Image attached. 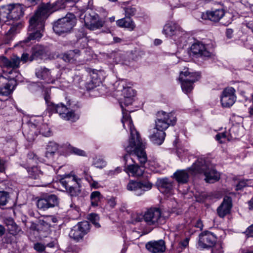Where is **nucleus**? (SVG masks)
Instances as JSON below:
<instances>
[{
    "instance_id": "nucleus-42",
    "label": "nucleus",
    "mask_w": 253,
    "mask_h": 253,
    "mask_svg": "<svg viewBox=\"0 0 253 253\" xmlns=\"http://www.w3.org/2000/svg\"><path fill=\"white\" fill-rule=\"evenodd\" d=\"M9 194L7 192L0 191V206L5 205L8 202Z\"/></svg>"
},
{
    "instance_id": "nucleus-13",
    "label": "nucleus",
    "mask_w": 253,
    "mask_h": 253,
    "mask_svg": "<svg viewBox=\"0 0 253 253\" xmlns=\"http://www.w3.org/2000/svg\"><path fill=\"white\" fill-rule=\"evenodd\" d=\"M133 153V152L131 153H128L129 155L126 154L124 157V159L125 161V165H126V171L128 173H131L132 176L136 177L141 176L143 175L144 172L143 168L140 167L136 164H127L129 159H130L133 163H134L133 160V158L131 156L136 157L137 158L136 156L132 155Z\"/></svg>"
},
{
    "instance_id": "nucleus-62",
    "label": "nucleus",
    "mask_w": 253,
    "mask_h": 253,
    "mask_svg": "<svg viewBox=\"0 0 253 253\" xmlns=\"http://www.w3.org/2000/svg\"><path fill=\"white\" fill-rule=\"evenodd\" d=\"M28 157L29 159H34L35 157H36V156L33 153L31 152L28 154Z\"/></svg>"
},
{
    "instance_id": "nucleus-50",
    "label": "nucleus",
    "mask_w": 253,
    "mask_h": 253,
    "mask_svg": "<svg viewBox=\"0 0 253 253\" xmlns=\"http://www.w3.org/2000/svg\"><path fill=\"white\" fill-rule=\"evenodd\" d=\"M135 8L131 7H126L125 9V12L126 16H130L133 15L135 14Z\"/></svg>"
},
{
    "instance_id": "nucleus-36",
    "label": "nucleus",
    "mask_w": 253,
    "mask_h": 253,
    "mask_svg": "<svg viewBox=\"0 0 253 253\" xmlns=\"http://www.w3.org/2000/svg\"><path fill=\"white\" fill-rule=\"evenodd\" d=\"M129 97H124L122 102H121V106L123 108L122 103H123L126 105H129L131 104L133 101V97L135 95V92L133 89H128Z\"/></svg>"
},
{
    "instance_id": "nucleus-4",
    "label": "nucleus",
    "mask_w": 253,
    "mask_h": 253,
    "mask_svg": "<svg viewBox=\"0 0 253 253\" xmlns=\"http://www.w3.org/2000/svg\"><path fill=\"white\" fill-rule=\"evenodd\" d=\"M29 31H35L29 34L28 41L39 40L42 36V32L44 29L43 18L42 16V11H38L29 20Z\"/></svg>"
},
{
    "instance_id": "nucleus-45",
    "label": "nucleus",
    "mask_w": 253,
    "mask_h": 253,
    "mask_svg": "<svg viewBox=\"0 0 253 253\" xmlns=\"http://www.w3.org/2000/svg\"><path fill=\"white\" fill-rule=\"evenodd\" d=\"M227 134L226 132L219 133L216 135V139L221 143H224L225 140H229Z\"/></svg>"
},
{
    "instance_id": "nucleus-6",
    "label": "nucleus",
    "mask_w": 253,
    "mask_h": 253,
    "mask_svg": "<svg viewBox=\"0 0 253 253\" xmlns=\"http://www.w3.org/2000/svg\"><path fill=\"white\" fill-rule=\"evenodd\" d=\"M151 175L144 174V177L146 180L142 179L140 181L130 180L127 185V189L133 191L137 196L142 195L145 191L150 190L152 187V183L150 181Z\"/></svg>"
},
{
    "instance_id": "nucleus-9",
    "label": "nucleus",
    "mask_w": 253,
    "mask_h": 253,
    "mask_svg": "<svg viewBox=\"0 0 253 253\" xmlns=\"http://www.w3.org/2000/svg\"><path fill=\"white\" fill-rule=\"evenodd\" d=\"M163 33L167 37L172 38L174 41L181 42L180 38L184 35L180 27L175 23L169 21L164 27Z\"/></svg>"
},
{
    "instance_id": "nucleus-18",
    "label": "nucleus",
    "mask_w": 253,
    "mask_h": 253,
    "mask_svg": "<svg viewBox=\"0 0 253 253\" xmlns=\"http://www.w3.org/2000/svg\"><path fill=\"white\" fill-rule=\"evenodd\" d=\"M157 185L161 192L167 195L172 194L174 183L169 178L166 177L158 179Z\"/></svg>"
},
{
    "instance_id": "nucleus-33",
    "label": "nucleus",
    "mask_w": 253,
    "mask_h": 253,
    "mask_svg": "<svg viewBox=\"0 0 253 253\" xmlns=\"http://www.w3.org/2000/svg\"><path fill=\"white\" fill-rule=\"evenodd\" d=\"M80 50L75 49L74 50H70L63 55V59L65 61L71 62L76 59V58L80 55Z\"/></svg>"
},
{
    "instance_id": "nucleus-14",
    "label": "nucleus",
    "mask_w": 253,
    "mask_h": 253,
    "mask_svg": "<svg viewBox=\"0 0 253 253\" xmlns=\"http://www.w3.org/2000/svg\"><path fill=\"white\" fill-rule=\"evenodd\" d=\"M216 241V238L212 233L205 231L199 235L198 247L201 249L211 248Z\"/></svg>"
},
{
    "instance_id": "nucleus-57",
    "label": "nucleus",
    "mask_w": 253,
    "mask_h": 253,
    "mask_svg": "<svg viewBox=\"0 0 253 253\" xmlns=\"http://www.w3.org/2000/svg\"><path fill=\"white\" fill-rule=\"evenodd\" d=\"M5 170L4 162L0 159V172H2Z\"/></svg>"
},
{
    "instance_id": "nucleus-3",
    "label": "nucleus",
    "mask_w": 253,
    "mask_h": 253,
    "mask_svg": "<svg viewBox=\"0 0 253 253\" xmlns=\"http://www.w3.org/2000/svg\"><path fill=\"white\" fill-rule=\"evenodd\" d=\"M76 22V16L72 13H68L54 23L53 30L58 35L69 33L75 26Z\"/></svg>"
},
{
    "instance_id": "nucleus-47",
    "label": "nucleus",
    "mask_w": 253,
    "mask_h": 253,
    "mask_svg": "<svg viewBox=\"0 0 253 253\" xmlns=\"http://www.w3.org/2000/svg\"><path fill=\"white\" fill-rule=\"evenodd\" d=\"M34 249L39 253L43 252L45 249V246L40 243H37L34 244Z\"/></svg>"
},
{
    "instance_id": "nucleus-11",
    "label": "nucleus",
    "mask_w": 253,
    "mask_h": 253,
    "mask_svg": "<svg viewBox=\"0 0 253 253\" xmlns=\"http://www.w3.org/2000/svg\"><path fill=\"white\" fill-rule=\"evenodd\" d=\"M2 9L6 13L7 20H17L24 15V9L22 5L17 4H9L2 6Z\"/></svg>"
},
{
    "instance_id": "nucleus-8",
    "label": "nucleus",
    "mask_w": 253,
    "mask_h": 253,
    "mask_svg": "<svg viewBox=\"0 0 253 253\" xmlns=\"http://www.w3.org/2000/svg\"><path fill=\"white\" fill-rule=\"evenodd\" d=\"M59 182L71 196H76L79 193V181L75 175H65L60 179Z\"/></svg>"
},
{
    "instance_id": "nucleus-28",
    "label": "nucleus",
    "mask_w": 253,
    "mask_h": 253,
    "mask_svg": "<svg viewBox=\"0 0 253 253\" xmlns=\"http://www.w3.org/2000/svg\"><path fill=\"white\" fill-rule=\"evenodd\" d=\"M199 76L194 73H190L188 70L182 71L179 75V79L180 82H186L194 83L198 80Z\"/></svg>"
},
{
    "instance_id": "nucleus-37",
    "label": "nucleus",
    "mask_w": 253,
    "mask_h": 253,
    "mask_svg": "<svg viewBox=\"0 0 253 253\" xmlns=\"http://www.w3.org/2000/svg\"><path fill=\"white\" fill-rule=\"evenodd\" d=\"M119 90L123 92L124 97H129L128 89H132L130 87H125V84L124 82L121 81L118 83Z\"/></svg>"
},
{
    "instance_id": "nucleus-17",
    "label": "nucleus",
    "mask_w": 253,
    "mask_h": 253,
    "mask_svg": "<svg viewBox=\"0 0 253 253\" xmlns=\"http://www.w3.org/2000/svg\"><path fill=\"white\" fill-rule=\"evenodd\" d=\"M58 203V199L56 195H50L38 200L37 205L39 209L45 210L57 206Z\"/></svg>"
},
{
    "instance_id": "nucleus-29",
    "label": "nucleus",
    "mask_w": 253,
    "mask_h": 253,
    "mask_svg": "<svg viewBox=\"0 0 253 253\" xmlns=\"http://www.w3.org/2000/svg\"><path fill=\"white\" fill-rule=\"evenodd\" d=\"M4 223L7 226V230L10 234L15 235L21 231L20 227L15 223L12 218H5Z\"/></svg>"
},
{
    "instance_id": "nucleus-16",
    "label": "nucleus",
    "mask_w": 253,
    "mask_h": 253,
    "mask_svg": "<svg viewBox=\"0 0 253 253\" xmlns=\"http://www.w3.org/2000/svg\"><path fill=\"white\" fill-rule=\"evenodd\" d=\"M235 90L232 87L225 88L221 95L220 101L223 107H230L235 103L236 97Z\"/></svg>"
},
{
    "instance_id": "nucleus-7",
    "label": "nucleus",
    "mask_w": 253,
    "mask_h": 253,
    "mask_svg": "<svg viewBox=\"0 0 253 253\" xmlns=\"http://www.w3.org/2000/svg\"><path fill=\"white\" fill-rule=\"evenodd\" d=\"M48 106L51 111L58 113L60 116L65 120L75 122L79 118L73 111L70 110L62 103L55 104L51 103Z\"/></svg>"
},
{
    "instance_id": "nucleus-20",
    "label": "nucleus",
    "mask_w": 253,
    "mask_h": 253,
    "mask_svg": "<svg viewBox=\"0 0 253 253\" xmlns=\"http://www.w3.org/2000/svg\"><path fill=\"white\" fill-rule=\"evenodd\" d=\"M191 51L193 55L198 57H210L211 53L206 48L205 45L201 42L193 43L191 47Z\"/></svg>"
},
{
    "instance_id": "nucleus-34",
    "label": "nucleus",
    "mask_w": 253,
    "mask_h": 253,
    "mask_svg": "<svg viewBox=\"0 0 253 253\" xmlns=\"http://www.w3.org/2000/svg\"><path fill=\"white\" fill-rule=\"evenodd\" d=\"M36 76L42 80H46L50 78L49 71L45 68H40L36 70Z\"/></svg>"
},
{
    "instance_id": "nucleus-53",
    "label": "nucleus",
    "mask_w": 253,
    "mask_h": 253,
    "mask_svg": "<svg viewBox=\"0 0 253 253\" xmlns=\"http://www.w3.org/2000/svg\"><path fill=\"white\" fill-rule=\"evenodd\" d=\"M247 186L246 181L245 180L240 181L236 186V189L237 190H241L243 187Z\"/></svg>"
},
{
    "instance_id": "nucleus-64",
    "label": "nucleus",
    "mask_w": 253,
    "mask_h": 253,
    "mask_svg": "<svg viewBox=\"0 0 253 253\" xmlns=\"http://www.w3.org/2000/svg\"><path fill=\"white\" fill-rule=\"evenodd\" d=\"M114 41L115 42H120L122 41V40L118 37H114Z\"/></svg>"
},
{
    "instance_id": "nucleus-49",
    "label": "nucleus",
    "mask_w": 253,
    "mask_h": 253,
    "mask_svg": "<svg viewBox=\"0 0 253 253\" xmlns=\"http://www.w3.org/2000/svg\"><path fill=\"white\" fill-rule=\"evenodd\" d=\"M94 165L96 168H102L105 166L106 163L102 159H98L94 161Z\"/></svg>"
},
{
    "instance_id": "nucleus-43",
    "label": "nucleus",
    "mask_w": 253,
    "mask_h": 253,
    "mask_svg": "<svg viewBox=\"0 0 253 253\" xmlns=\"http://www.w3.org/2000/svg\"><path fill=\"white\" fill-rule=\"evenodd\" d=\"M68 149L70 152L75 155L82 156H84L85 155V152L84 151L76 147H73L70 144L69 145Z\"/></svg>"
},
{
    "instance_id": "nucleus-61",
    "label": "nucleus",
    "mask_w": 253,
    "mask_h": 253,
    "mask_svg": "<svg viewBox=\"0 0 253 253\" xmlns=\"http://www.w3.org/2000/svg\"><path fill=\"white\" fill-rule=\"evenodd\" d=\"M232 30L231 29H228L226 32V34L229 38H231V34H232Z\"/></svg>"
},
{
    "instance_id": "nucleus-22",
    "label": "nucleus",
    "mask_w": 253,
    "mask_h": 253,
    "mask_svg": "<svg viewBox=\"0 0 253 253\" xmlns=\"http://www.w3.org/2000/svg\"><path fill=\"white\" fill-rule=\"evenodd\" d=\"M224 11L222 9H218L214 11H207L201 13V18L204 20H210L213 22H218L224 15Z\"/></svg>"
},
{
    "instance_id": "nucleus-41",
    "label": "nucleus",
    "mask_w": 253,
    "mask_h": 253,
    "mask_svg": "<svg viewBox=\"0 0 253 253\" xmlns=\"http://www.w3.org/2000/svg\"><path fill=\"white\" fill-rule=\"evenodd\" d=\"M182 90L186 93L190 92L193 88V83L186 82H181Z\"/></svg>"
},
{
    "instance_id": "nucleus-21",
    "label": "nucleus",
    "mask_w": 253,
    "mask_h": 253,
    "mask_svg": "<svg viewBox=\"0 0 253 253\" xmlns=\"http://www.w3.org/2000/svg\"><path fill=\"white\" fill-rule=\"evenodd\" d=\"M232 199L230 197L225 196L220 206L217 208V211L220 217H224L229 213L232 208Z\"/></svg>"
},
{
    "instance_id": "nucleus-46",
    "label": "nucleus",
    "mask_w": 253,
    "mask_h": 253,
    "mask_svg": "<svg viewBox=\"0 0 253 253\" xmlns=\"http://www.w3.org/2000/svg\"><path fill=\"white\" fill-rule=\"evenodd\" d=\"M8 21L6 13L4 12V10L2 9V6L0 10V24L2 23H6Z\"/></svg>"
},
{
    "instance_id": "nucleus-56",
    "label": "nucleus",
    "mask_w": 253,
    "mask_h": 253,
    "mask_svg": "<svg viewBox=\"0 0 253 253\" xmlns=\"http://www.w3.org/2000/svg\"><path fill=\"white\" fill-rule=\"evenodd\" d=\"M29 54L27 53H23L21 58H20V62L21 61L24 63L26 62L28 59Z\"/></svg>"
},
{
    "instance_id": "nucleus-40",
    "label": "nucleus",
    "mask_w": 253,
    "mask_h": 253,
    "mask_svg": "<svg viewBox=\"0 0 253 253\" xmlns=\"http://www.w3.org/2000/svg\"><path fill=\"white\" fill-rule=\"evenodd\" d=\"M53 220L52 216H46L43 217V219L39 220L40 225L45 228H48L50 226V221ZM54 222V221H53Z\"/></svg>"
},
{
    "instance_id": "nucleus-35",
    "label": "nucleus",
    "mask_w": 253,
    "mask_h": 253,
    "mask_svg": "<svg viewBox=\"0 0 253 253\" xmlns=\"http://www.w3.org/2000/svg\"><path fill=\"white\" fill-rule=\"evenodd\" d=\"M101 199V194L98 191H94L90 195L91 204L93 207H96Z\"/></svg>"
},
{
    "instance_id": "nucleus-19",
    "label": "nucleus",
    "mask_w": 253,
    "mask_h": 253,
    "mask_svg": "<svg viewBox=\"0 0 253 253\" xmlns=\"http://www.w3.org/2000/svg\"><path fill=\"white\" fill-rule=\"evenodd\" d=\"M145 247L152 253H163L166 249V244L163 240L150 241L146 243Z\"/></svg>"
},
{
    "instance_id": "nucleus-54",
    "label": "nucleus",
    "mask_w": 253,
    "mask_h": 253,
    "mask_svg": "<svg viewBox=\"0 0 253 253\" xmlns=\"http://www.w3.org/2000/svg\"><path fill=\"white\" fill-rule=\"evenodd\" d=\"M17 27H18V25H13V26H12L10 28V29L8 30L7 34L8 35H10L13 34L15 33H16V32L17 31Z\"/></svg>"
},
{
    "instance_id": "nucleus-31",
    "label": "nucleus",
    "mask_w": 253,
    "mask_h": 253,
    "mask_svg": "<svg viewBox=\"0 0 253 253\" xmlns=\"http://www.w3.org/2000/svg\"><path fill=\"white\" fill-rule=\"evenodd\" d=\"M59 148V146L56 143L49 142L46 146L45 156L49 159L52 158Z\"/></svg>"
},
{
    "instance_id": "nucleus-44",
    "label": "nucleus",
    "mask_w": 253,
    "mask_h": 253,
    "mask_svg": "<svg viewBox=\"0 0 253 253\" xmlns=\"http://www.w3.org/2000/svg\"><path fill=\"white\" fill-rule=\"evenodd\" d=\"M40 133L44 136H48L50 133L49 128L46 125H42L41 126Z\"/></svg>"
},
{
    "instance_id": "nucleus-23",
    "label": "nucleus",
    "mask_w": 253,
    "mask_h": 253,
    "mask_svg": "<svg viewBox=\"0 0 253 253\" xmlns=\"http://www.w3.org/2000/svg\"><path fill=\"white\" fill-rule=\"evenodd\" d=\"M6 82V78L0 74V95L8 96L14 88V85Z\"/></svg>"
},
{
    "instance_id": "nucleus-26",
    "label": "nucleus",
    "mask_w": 253,
    "mask_h": 253,
    "mask_svg": "<svg viewBox=\"0 0 253 253\" xmlns=\"http://www.w3.org/2000/svg\"><path fill=\"white\" fill-rule=\"evenodd\" d=\"M203 174L205 176V180L207 182L212 183L218 181L220 178L219 173L213 169L212 165L211 166V168L208 169Z\"/></svg>"
},
{
    "instance_id": "nucleus-55",
    "label": "nucleus",
    "mask_w": 253,
    "mask_h": 253,
    "mask_svg": "<svg viewBox=\"0 0 253 253\" xmlns=\"http://www.w3.org/2000/svg\"><path fill=\"white\" fill-rule=\"evenodd\" d=\"M246 233L248 236H253V224L247 228Z\"/></svg>"
},
{
    "instance_id": "nucleus-30",
    "label": "nucleus",
    "mask_w": 253,
    "mask_h": 253,
    "mask_svg": "<svg viewBox=\"0 0 253 253\" xmlns=\"http://www.w3.org/2000/svg\"><path fill=\"white\" fill-rule=\"evenodd\" d=\"M117 24L120 27H124L132 31L135 27L134 22L129 17H126L117 21Z\"/></svg>"
},
{
    "instance_id": "nucleus-52",
    "label": "nucleus",
    "mask_w": 253,
    "mask_h": 253,
    "mask_svg": "<svg viewBox=\"0 0 253 253\" xmlns=\"http://www.w3.org/2000/svg\"><path fill=\"white\" fill-rule=\"evenodd\" d=\"M189 239L188 238H186L184 240L181 241L179 243L180 247L182 248H186L189 244Z\"/></svg>"
},
{
    "instance_id": "nucleus-24",
    "label": "nucleus",
    "mask_w": 253,
    "mask_h": 253,
    "mask_svg": "<svg viewBox=\"0 0 253 253\" xmlns=\"http://www.w3.org/2000/svg\"><path fill=\"white\" fill-rule=\"evenodd\" d=\"M189 173L191 171L187 170H177L173 174V178H174L179 184L187 183L189 178Z\"/></svg>"
},
{
    "instance_id": "nucleus-25",
    "label": "nucleus",
    "mask_w": 253,
    "mask_h": 253,
    "mask_svg": "<svg viewBox=\"0 0 253 253\" xmlns=\"http://www.w3.org/2000/svg\"><path fill=\"white\" fill-rule=\"evenodd\" d=\"M1 63L4 67L7 68H12V70L8 72V74H11L14 72L13 69L19 67L20 58L16 56L11 59H8L6 57H3L1 60Z\"/></svg>"
},
{
    "instance_id": "nucleus-60",
    "label": "nucleus",
    "mask_w": 253,
    "mask_h": 253,
    "mask_svg": "<svg viewBox=\"0 0 253 253\" xmlns=\"http://www.w3.org/2000/svg\"><path fill=\"white\" fill-rule=\"evenodd\" d=\"M249 208L250 210H253V198L251 199L249 202Z\"/></svg>"
},
{
    "instance_id": "nucleus-38",
    "label": "nucleus",
    "mask_w": 253,
    "mask_h": 253,
    "mask_svg": "<svg viewBox=\"0 0 253 253\" xmlns=\"http://www.w3.org/2000/svg\"><path fill=\"white\" fill-rule=\"evenodd\" d=\"M88 219L96 227L99 228L100 227V225L99 223V217L98 214L96 213H90L88 215Z\"/></svg>"
},
{
    "instance_id": "nucleus-63",
    "label": "nucleus",
    "mask_w": 253,
    "mask_h": 253,
    "mask_svg": "<svg viewBox=\"0 0 253 253\" xmlns=\"http://www.w3.org/2000/svg\"><path fill=\"white\" fill-rule=\"evenodd\" d=\"M162 42V41L159 39H156L154 41V43L156 45H159L161 44Z\"/></svg>"
},
{
    "instance_id": "nucleus-27",
    "label": "nucleus",
    "mask_w": 253,
    "mask_h": 253,
    "mask_svg": "<svg viewBox=\"0 0 253 253\" xmlns=\"http://www.w3.org/2000/svg\"><path fill=\"white\" fill-rule=\"evenodd\" d=\"M47 52V50L45 47L41 45H35L32 48L31 60L32 61L38 58L42 59L46 56Z\"/></svg>"
},
{
    "instance_id": "nucleus-10",
    "label": "nucleus",
    "mask_w": 253,
    "mask_h": 253,
    "mask_svg": "<svg viewBox=\"0 0 253 253\" xmlns=\"http://www.w3.org/2000/svg\"><path fill=\"white\" fill-rule=\"evenodd\" d=\"M144 221L149 225L156 226L159 223L165 222L164 217L162 216L161 211L158 208H151L146 211L144 215Z\"/></svg>"
},
{
    "instance_id": "nucleus-59",
    "label": "nucleus",
    "mask_w": 253,
    "mask_h": 253,
    "mask_svg": "<svg viewBox=\"0 0 253 253\" xmlns=\"http://www.w3.org/2000/svg\"><path fill=\"white\" fill-rule=\"evenodd\" d=\"M5 232V229L4 227L0 224V237L3 236Z\"/></svg>"
},
{
    "instance_id": "nucleus-32",
    "label": "nucleus",
    "mask_w": 253,
    "mask_h": 253,
    "mask_svg": "<svg viewBox=\"0 0 253 253\" xmlns=\"http://www.w3.org/2000/svg\"><path fill=\"white\" fill-rule=\"evenodd\" d=\"M30 176L34 179H38L43 175V171H42L40 167H33L28 170Z\"/></svg>"
},
{
    "instance_id": "nucleus-5",
    "label": "nucleus",
    "mask_w": 253,
    "mask_h": 253,
    "mask_svg": "<svg viewBox=\"0 0 253 253\" xmlns=\"http://www.w3.org/2000/svg\"><path fill=\"white\" fill-rule=\"evenodd\" d=\"M80 18L83 20L85 26L90 30H96L102 28L104 21L100 19L97 14L90 10L81 11Z\"/></svg>"
},
{
    "instance_id": "nucleus-51",
    "label": "nucleus",
    "mask_w": 253,
    "mask_h": 253,
    "mask_svg": "<svg viewBox=\"0 0 253 253\" xmlns=\"http://www.w3.org/2000/svg\"><path fill=\"white\" fill-rule=\"evenodd\" d=\"M107 203L111 209L114 208L116 205L115 199L113 197L111 198L108 200Z\"/></svg>"
},
{
    "instance_id": "nucleus-39",
    "label": "nucleus",
    "mask_w": 253,
    "mask_h": 253,
    "mask_svg": "<svg viewBox=\"0 0 253 253\" xmlns=\"http://www.w3.org/2000/svg\"><path fill=\"white\" fill-rule=\"evenodd\" d=\"M98 72L96 71H93L90 74L92 78L91 82L92 84H94V86H96L101 83V79L98 77Z\"/></svg>"
},
{
    "instance_id": "nucleus-15",
    "label": "nucleus",
    "mask_w": 253,
    "mask_h": 253,
    "mask_svg": "<svg viewBox=\"0 0 253 253\" xmlns=\"http://www.w3.org/2000/svg\"><path fill=\"white\" fill-rule=\"evenodd\" d=\"M212 165L208 159L198 158L197 160L188 168V170L191 171L192 174L203 173L208 169L211 168Z\"/></svg>"
},
{
    "instance_id": "nucleus-1",
    "label": "nucleus",
    "mask_w": 253,
    "mask_h": 253,
    "mask_svg": "<svg viewBox=\"0 0 253 253\" xmlns=\"http://www.w3.org/2000/svg\"><path fill=\"white\" fill-rule=\"evenodd\" d=\"M123 118L122 122L124 127L126 129L127 126L129 129L130 137L129 140L128 144L125 147V149L127 153H131L132 155L137 157L140 163L142 165L147 161L146 154L144 150V146L140 139V136L138 132L135 129L132 121L130 115L125 113L123 110Z\"/></svg>"
},
{
    "instance_id": "nucleus-12",
    "label": "nucleus",
    "mask_w": 253,
    "mask_h": 253,
    "mask_svg": "<svg viewBox=\"0 0 253 253\" xmlns=\"http://www.w3.org/2000/svg\"><path fill=\"white\" fill-rule=\"evenodd\" d=\"M89 230V224L86 221L78 223L69 233V236L76 241L82 240Z\"/></svg>"
},
{
    "instance_id": "nucleus-58",
    "label": "nucleus",
    "mask_w": 253,
    "mask_h": 253,
    "mask_svg": "<svg viewBox=\"0 0 253 253\" xmlns=\"http://www.w3.org/2000/svg\"><path fill=\"white\" fill-rule=\"evenodd\" d=\"M195 226L202 230L203 229V225L201 220H198L196 223Z\"/></svg>"
},
{
    "instance_id": "nucleus-2",
    "label": "nucleus",
    "mask_w": 253,
    "mask_h": 253,
    "mask_svg": "<svg viewBox=\"0 0 253 253\" xmlns=\"http://www.w3.org/2000/svg\"><path fill=\"white\" fill-rule=\"evenodd\" d=\"M176 122V118L172 113H167L161 111L157 114L155 121V127L151 130L150 138L153 142L157 145H161L164 141L166 133L165 130L171 125Z\"/></svg>"
},
{
    "instance_id": "nucleus-48",
    "label": "nucleus",
    "mask_w": 253,
    "mask_h": 253,
    "mask_svg": "<svg viewBox=\"0 0 253 253\" xmlns=\"http://www.w3.org/2000/svg\"><path fill=\"white\" fill-rule=\"evenodd\" d=\"M212 253H222V248L220 244H214V245L212 247Z\"/></svg>"
}]
</instances>
